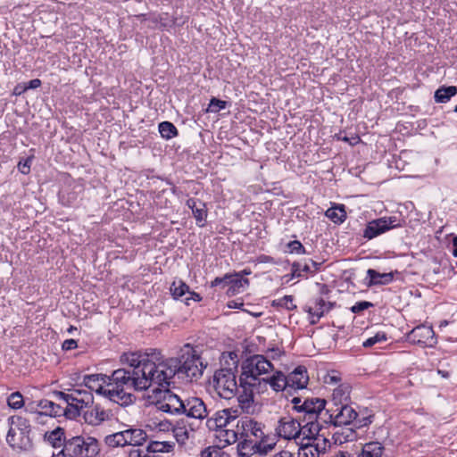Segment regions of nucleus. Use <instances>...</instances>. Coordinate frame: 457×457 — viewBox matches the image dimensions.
Instances as JSON below:
<instances>
[{
  "mask_svg": "<svg viewBox=\"0 0 457 457\" xmlns=\"http://www.w3.org/2000/svg\"><path fill=\"white\" fill-rule=\"evenodd\" d=\"M189 418L204 420L207 417V409L204 401L198 397H191L185 400V411Z\"/></svg>",
  "mask_w": 457,
  "mask_h": 457,
  "instance_id": "nucleus-18",
  "label": "nucleus"
},
{
  "mask_svg": "<svg viewBox=\"0 0 457 457\" xmlns=\"http://www.w3.org/2000/svg\"><path fill=\"white\" fill-rule=\"evenodd\" d=\"M403 220L398 219L396 216L382 217L369 221L363 230V237L371 240L386 231L403 227Z\"/></svg>",
  "mask_w": 457,
  "mask_h": 457,
  "instance_id": "nucleus-10",
  "label": "nucleus"
},
{
  "mask_svg": "<svg viewBox=\"0 0 457 457\" xmlns=\"http://www.w3.org/2000/svg\"><path fill=\"white\" fill-rule=\"evenodd\" d=\"M54 396L57 401L60 402H71L74 405H77L79 409L83 411L84 408H87L88 405L81 403L80 399H79L76 395H73V393L71 391L70 393H65L62 391H54L53 393Z\"/></svg>",
  "mask_w": 457,
  "mask_h": 457,
  "instance_id": "nucleus-34",
  "label": "nucleus"
},
{
  "mask_svg": "<svg viewBox=\"0 0 457 457\" xmlns=\"http://www.w3.org/2000/svg\"><path fill=\"white\" fill-rule=\"evenodd\" d=\"M262 382L269 384L276 392H285L287 397L292 395L289 387H287V378L281 371H276L270 378H262Z\"/></svg>",
  "mask_w": 457,
  "mask_h": 457,
  "instance_id": "nucleus-26",
  "label": "nucleus"
},
{
  "mask_svg": "<svg viewBox=\"0 0 457 457\" xmlns=\"http://www.w3.org/2000/svg\"><path fill=\"white\" fill-rule=\"evenodd\" d=\"M228 284V273L224 274L223 277H220V278L217 277L211 282L212 287H217L220 285L226 286Z\"/></svg>",
  "mask_w": 457,
  "mask_h": 457,
  "instance_id": "nucleus-55",
  "label": "nucleus"
},
{
  "mask_svg": "<svg viewBox=\"0 0 457 457\" xmlns=\"http://www.w3.org/2000/svg\"><path fill=\"white\" fill-rule=\"evenodd\" d=\"M311 273V266L308 263L294 262L292 264V277L300 278Z\"/></svg>",
  "mask_w": 457,
  "mask_h": 457,
  "instance_id": "nucleus-43",
  "label": "nucleus"
},
{
  "mask_svg": "<svg viewBox=\"0 0 457 457\" xmlns=\"http://www.w3.org/2000/svg\"><path fill=\"white\" fill-rule=\"evenodd\" d=\"M7 405L12 410H19L24 406V398L20 392H13L7 397Z\"/></svg>",
  "mask_w": 457,
  "mask_h": 457,
  "instance_id": "nucleus-40",
  "label": "nucleus"
},
{
  "mask_svg": "<svg viewBox=\"0 0 457 457\" xmlns=\"http://www.w3.org/2000/svg\"><path fill=\"white\" fill-rule=\"evenodd\" d=\"M386 340H387L386 334L383 331H379V332L376 333L373 337H370L367 338L365 341H363L362 346L365 348H369V347L375 345L378 343L386 342Z\"/></svg>",
  "mask_w": 457,
  "mask_h": 457,
  "instance_id": "nucleus-45",
  "label": "nucleus"
},
{
  "mask_svg": "<svg viewBox=\"0 0 457 457\" xmlns=\"http://www.w3.org/2000/svg\"><path fill=\"white\" fill-rule=\"evenodd\" d=\"M287 247L288 249V253H296V254L306 253L305 247L298 240L290 241L287 245Z\"/></svg>",
  "mask_w": 457,
  "mask_h": 457,
  "instance_id": "nucleus-47",
  "label": "nucleus"
},
{
  "mask_svg": "<svg viewBox=\"0 0 457 457\" xmlns=\"http://www.w3.org/2000/svg\"><path fill=\"white\" fill-rule=\"evenodd\" d=\"M46 438L54 448L62 446L64 445V440H67L64 436V430L61 428H57L49 433H46Z\"/></svg>",
  "mask_w": 457,
  "mask_h": 457,
  "instance_id": "nucleus-32",
  "label": "nucleus"
},
{
  "mask_svg": "<svg viewBox=\"0 0 457 457\" xmlns=\"http://www.w3.org/2000/svg\"><path fill=\"white\" fill-rule=\"evenodd\" d=\"M37 406L42 410V411L37 413V419H42L45 416L53 417H60L62 416L63 409L62 403H55L47 399L40 400L37 403Z\"/></svg>",
  "mask_w": 457,
  "mask_h": 457,
  "instance_id": "nucleus-25",
  "label": "nucleus"
},
{
  "mask_svg": "<svg viewBox=\"0 0 457 457\" xmlns=\"http://www.w3.org/2000/svg\"><path fill=\"white\" fill-rule=\"evenodd\" d=\"M374 304L368 301H360L355 303L351 308V312L353 313H361V312L373 307Z\"/></svg>",
  "mask_w": 457,
  "mask_h": 457,
  "instance_id": "nucleus-49",
  "label": "nucleus"
},
{
  "mask_svg": "<svg viewBox=\"0 0 457 457\" xmlns=\"http://www.w3.org/2000/svg\"><path fill=\"white\" fill-rule=\"evenodd\" d=\"M398 271H391L386 273H380L374 269H369L366 272V285L369 287L375 286H386L394 281L395 274H397Z\"/></svg>",
  "mask_w": 457,
  "mask_h": 457,
  "instance_id": "nucleus-21",
  "label": "nucleus"
},
{
  "mask_svg": "<svg viewBox=\"0 0 457 457\" xmlns=\"http://www.w3.org/2000/svg\"><path fill=\"white\" fill-rule=\"evenodd\" d=\"M287 378V387L292 395L299 389H303L309 382L308 371L305 366L299 365Z\"/></svg>",
  "mask_w": 457,
  "mask_h": 457,
  "instance_id": "nucleus-17",
  "label": "nucleus"
},
{
  "mask_svg": "<svg viewBox=\"0 0 457 457\" xmlns=\"http://www.w3.org/2000/svg\"><path fill=\"white\" fill-rule=\"evenodd\" d=\"M78 347L77 341L74 339H66L62 343V349L65 351L72 350Z\"/></svg>",
  "mask_w": 457,
  "mask_h": 457,
  "instance_id": "nucleus-56",
  "label": "nucleus"
},
{
  "mask_svg": "<svg viewBox=\"0 0 457 457\" xmlns=\"http://www.w3.org/2000/svg\"><path fill=\"white\" fill-rule=\"evenodd\" d=\"M189 300H193L195 302H200L202 300V297L199 294L195 293V292H191L188 293L187 296L185 298V302L187 304H189Z\"/></svg>",
  "mask_w": 457,
  "mask_h": 457,
  "instance_id": "nucleus-58",
  "label": "nucleus"
},
{
  "mask_svg": "<svg viewBox=\"0 0 457 457\" xmlns=\"http://www.w3.org/2000/svg\"><path fill=\"white\" fill-rule=\"evenodd\" d=\"M7 444L12 449L29 450L32 445L29 421L22 416L12 415L7 419Z\"/></svg>",
  "mask_w": 457,
  "mask_h": 457,
  "instance_id": "nucleus-6",
  "label": "nucleus"
},
{
  "mask_svg": "<svg viewBox=\"0 0 457 457\" xmlns=\"http://www.w3.org/2000/svg\"><path fill=\"white\" fill-rule=\"evenodd\" d=\"M212 386L215 393L224 399H228V369L216 370L212 377Z\"/></svg>",
  "mask_w": 457,
  "mask_h": 457,
  "instance_id": "nucleus-19",
  "label": "nucleus"
},
{
  "mask_svg": "<svg viewBox=\"0 0 457 457\" xmlns=\"http://www.w3.org/2000/svg\"><path fill=\"white\" fill-rule=\"evenodd\" d=\"M159 132L162 137L165 139H171L178 136V129L173 123L170 121H162L158 126Z\"/></svg>",
  "mask_w": 457,
  "mask_h": 457,
  "instance_id": "nucleus-37",
  "label": "nucleus"
},
{
  "mask_svg": "<svg viewBox=\"0 0 457 457\" xmlns=\"http://www.w3.org/2000/svg\"><path fill=\"white\" fill-rule=\"evenodd\" d=\"M228 409L215 411L207 419L206 427L212 432L214 444L201 451V457H228Z\"/></svg>",
  "mask_w": 457,
  "mask_h": 457,
  "instance_id": "nucleus-4",
  "label": "nucleus"
},
{
  "mask_svg": "<svg viewBox=\"0 0 457 457\" xmlns=\"http://www.w3.org/2000/svg\"><path fill=\"white\" fill-rule=\"evenodd\" d=\"M82 412L84 421L91 426H99L111 419V411L103 408L100 404H89Z\"/></svg>",
  "mask_w": 457,
  "mask_h": 457,
  "instance_id": "nucleus-16",
  "label": "nucleus"
},
{
  "mask_svg": "<svg viewBox=\"0 0 457 457\" xmlns=\"http://www.w3.org/2000/svg\"><path fill=\"white\" fill-rule=\"evenodd\" d=\"M174 445L170 442H159V441H152L147 445L146 452L147 453H154V455H159V453H169L173 449Z\"/></svg>",
  "mask_w": 457,
  "mask_h": 457,
  "instance_id": "nucleus-33",
  "label": "nucleus"
},
{
  "mask_svg": "<svg viewBox=\"0 0 457 457\" xmlns=\"http://www.w3.org/2000/svg\"><path fill=\"white\" fill-rule=\"evenodd\" d=\"M351 386L348 384H340L333 390L331 403L333 406L348 404L351 397Z\"/></svg>",
  "mask_w": 457,
  "mask_h": 457,
  "instance_id": "nucleus-27",
  "label": "nucleus"
},
{
  "mask_svg": "<svg viewBox=\"0 0 457 457\" xmlns=\"http://www.w3.org/2000/svg\"><path fill=\"white\" fill-rule=\"evenodd\" d=\"M231 381L234 382L235 386L234 396L237 399V407L235 410L230 408V420H235L239 412L253 414L256 407L254 403V388L259 384L242 374L239 375L238 380H236V377L233 376Z\"/></svg>",
  "mask_w": 457,
  "mask_h": 457,
  "instance_id": "nucleus-5",
  "label": "nucleus"
},
{
  "mask_svg": "<svg viewBox=\"0 0 457 457\" xmlns=\"http://www.w3.org/2000/svg\"><path fill=\"white\" fill-rule=\"evenodd\" d=\"M108 379L107 375L104 374L85 375L83 384L90 392L95 391L96 394L105 396L104 389L107 388Z\"/></svg>",
  "mask_w": 457,
  "mask_h": 457,
  "instance_id": "nucleus-20",
  "label": "nucleus"
},
{
  "mask_svg": "<svg viewBox=\"0 0 457 457\" xmlns=\"http://www.w3.org/2000/svg\"><path fill=\"white\" fill-rule=\"evenodd\" d=\"M230 434L234 438L233 442H237L239 438H248L251 436L256 439H261L264 436V432L262 429L261 424L254 421L253 420L245 417L241 420L237 421V430H231Z\"/></svg>",
  "mask_w": 457,
  "mask_h": 457,
  "instance_id": "nucleus-14",
  "label": "nucleus"
},
{
  "mask_svg": "<svg viewBox=\"0 0 457 457\" xmlns=\"http://www.w3.org/2000/svg\"><path fill=\"white\" fill-rule=\"evenodd\" d=\"M294 297L292 295H285L272 302V306L285 308L288 311L295 310L297 307L293 303Z\"/></svg>",
  "mask_w": 457,
  "mask_h": 457,
  "instance_id": "nucleus-42",
  "label": "nucleus"
},
{
  "mask_svg": "<svg viewBox=\"0 0 457 457\" xmlns=\"http://www.w3.org/2000/svg\"><path fill=\"white\" fill-rule=\"evenodd\" d=\"M227 105V102L223 100L217 99L215 97L212 98L210 104L207 108V112H217L222 109H224Z\"/></svg>",
  "mask_w": 457,
  "mask_h": 457,
  "instance_id": "nucleus-48",
  "label": "nucleus"
},
{
  "mask_svg": "<svg viewBox=\"0 0 457 457\" xmlns=\"http://www.w3.org/2000/svg\"><path fill=\"white\" fill-rule=\"evenodd\" d=\"M90 446L100 447L98 440L92 436H76L64 440L62 453L63 457H84Z\"/></svg>",
  "mask_w": 457,
  "mask_h": 457,
  "instance_id": "nucleus-9",
  "label": "nucleus"
},
{
  "mask_svg": "<svg viewBox=\"0 0 457 457\" xmlns=\"http://www.w3.org/2000/svg\"><path fill=\"white\" fill-rule=\"evenodd\" d=\"M174 299H180L190 293L189 287L181 279L174 280L170 287Z\"/></svg>",
  "mask_w": 457,
  "mask_h": 457,
  "instance_id": "nucleus-35",
  "label": "nucleus"
},
{
  "mask_svg": "<svg viewBox=\"0 0 457 457\" xmlns=\"http://www.w3.org/2000/svg\"><path fill=\"white\" fill-rule=\"evenodd\" d=\"M63 413L62 415L66 418L72 420L81 415L82 410L74 405L72 403L69 402H62Z\"/></svg>",
  "mask_w": 457,
  "mask_h": 457,
  "instance_id": "nucleus-39",
  "label": "nucleus"
},
{
  "mask_svg": "<svg viewBox=\"0 0 457 457\" xmlns=\"http://www.w3.org/2000/svg\"><path fill=\"white\" fill-rule=\"evenodd\" d=\"M311 445L313 446L314 451L318 453H325L328 447L330 446V442L324 436H318L317 437L311 440Z\"/></svg>",
  "mask_w": 457,
  "mask_h": 457,
  "instance_id": "nucleus-41",
  "label": "nucleus"
},
{
  "mask_svg": "<svg viewBox=\"0 0 457 457\" xmlns=\"http://www.w3.org/2000/svg\"><path fill=\"white\" fill-rule=\"evenodd\" d=\"M344 131H340L338 134H337L335 137L337 140L345 141L349 143L351 145H355L360 141V137L358 136H354L352 137H348L345 135H344Z\"/></svg>",
  "mask_w": 457,
  "mask_h": 457,
  "instance_id": "nucleus-51",
  "label": "nucleus"
},
{
  "mask_svg": "<svg viewBox=\"0 0 457 457\" xmlns=\"http://www.w3.org/2000/svg\"><path fill=\"white\" fill-rule=\"evenodd\" d=\"M150 351L152 355L156 356L154 364L160 386H170L176 375L188 381L197 380L203 375L205 366L197 351L189 344L181 347L178 357L165 359L161 351L152 348Z\"/></svg>",
  "mask_w": 457,
  "mask_h": 457,
  "instance_id": "nucleus-2",
  "label": "nucleus"
},
{
  "mask_svg": "<svg viewBox=\"0 0 457 457\" xmlns=\"http://www.w3.org/2000/svg\"><path fill=\"white\" fill-rule=\"evenodd\" d=\"M243 305H244L243 302L230 300V309H241V307Z\"/></svg>",
  "mask_w": 457,
  "mask_h": 457,
  "instance_id": "nucleus-62",
  "label": "nucleus"
},
{
  "mask_svg": "<svg viewBox=\"0 0 457 457\" xmlns=\"http://www.w3.org/2000/svg\"><path fill=\"white\" fill-rule=\"evenodd\" d=\"M406 340L420 347L432 348L437 344V337L431 326L419 325L406 335Z\"/></svg>",
  "mask_w": 457,
  "mask_h": 457,
  "instance_id": "nucleus-12",
  "label": "nucleus"
},
{
  "mask_svg": "<svg viewBox=\"0 0 457 457\" xmlns=\"http://www.w3.org/2000/svg\"><path fill=\"white\" fill-rule=\"evenodd\" d=\"M193 432V429H187L184 425H181L180 423H178L173 428L174 436L176 437L177 442L179 444H186Z\"/></svg>",
  "mask_w": 457,
  "mask_h": 457,
  "instance_id": "nucleus-38",
  "label": "nucleus"
},
{
  "mask_svg": "<svg viewBox=\"0 0 457 457\" xmlns=\"http://www.w3.org/2000/svg\"><path fill=\"white\" fill-rule=\"evenodd\" d=\"M335 305V302L327 301L322 296H314L303 307V311L308 312L310 316V324L315 325L324 315L328 313Z\"/></svg>",
  "mask_w": 457,
  "mask_h": 457,
  "instance_id": "nucleus-13",
  "label": "nucleus"
},
{
  "mask_svg": "<svg viewBox=\"0 0 457 457\" xmlns=\"http://www.w3.org/2000/svg\"><path fill=\"white\" fill-rule=\"evenodd\" d=\"M310 263H311V265H310L311 266V274L316 273L321 266L320 262H317L313 260H310Z\"/></svg>",
  "mask_w": 457,
  "mask_h": 457,
  "instance_id": "nucleus-60",
  "label": "nucleus"
},
{
  "mask_svg": "<svg viewBox=\"0 0 457 457\" xmlns=\"http://www.w3.org/2000/svg\"><path fill=\"white\" fill-rule=\"evenodd\" d=\"M274 369L273 364L263 355L255 354L241 364V373L243 376H247L252 381L261 384L259 376L266 374Z\"/></svg>",
  "mask_w": 457,
  "mask_h": 457,
  "instance_id": "nucleus-8",
  "label": "nucleus"
},
{
  "mask_svg": "<svg viewBox=\"0 0 457 457\" xmlns=\"http://www.w3.org/2000/svg\"><path fill=\"white\" fill-rule=\"evenodd\" d=\"M456 94L457 87L455 86H442L436 90L434 98L436 103H447Z\"/></svg>",
  "mask_w": 457,
  "mask_h": 457,
  "instance_id": "nucleus-30",
  "label": "nucleus"
},
{
  "mask_svg": "<svg viewBox=\"0 0 457 457\" xmlns=\"http://www.w3.org/2000/svg\"><path fill=\"white\" fill-rule=\"evenodd\" d=\"M187 206L191 209L196 224L199 227H204L207 216V209L205 204L197 198H189L187 201Z\"/></svg>",
  "mask_w": 457,
  "mask_h": 457,
  "instance_id": "nucleus-24",
  "label": "nucleus"
},
{
  "mask_svg": "<svg viewBox=\"0 0 457 457\" xmlns=\"http://www.w3.org/2000/svg\"><path fill=\"white\" fill-rule=\"evenodd\" d=\"M169 386H160L153 393H162V399L158 401V409L170 414H182L185 411V400L168 389Z\"/></svg>",
  "mask_w": 457,
  "mask_h": 457,
  "instance_id": "nucleus-11",
  "label": "nucleus"
},
{
  "mask_svg": "<svg viewBox=\"0 0 457 457\" xmlns=\"http://www.w3.org/2000/svg\"><path fill=\"white\" fill-rule=\"evenodd\" d=\"M123 430L112 433L104 437V444L110 448L125 447Z\"/></svg>",
  "mask_w": 457,
  "mask_h": 457,
  "instance_id": "nucleus-36",
  "label": "nucleus"
},
{
  "mask_svg": "<svg viewBox=\"0 0 457 457\" xmlns=\"http://www.w3.org/2000/svg\"><path fill=\"white\" fill-rule=\"evenodd\" d=\"M298 457H320V453L313 450V446L311 442H301L299 448Z\"/></svg>",
  "mask_w": 457,
  "mask_h": 457,
  "instance_id": "nucleus-44",
  "label": "nucleus"
},
{
  "mask_svg": "<svg viewBox=\"0 0 457 457\" xmlns=\"http://www.w3.org/2000/svg\"><path fill=\"white\" fill-rule=\"evenodd\" d=\"M30 158H28L24 161H21L18 163V169L22 174H29L30 171Z\"/></svg>",
  "mask_w": 457,
  "mask_h": 457,
  "instance_id": "nucleus-53",
  "label": "nucleus"
},
{
  "mask_svg": "<svg viewBox=\"0 0 457 457\" xmlns=\"http://www.w3.org/2000/svg\"><path fill=\"white\" fill-rule=\"evenodd\" d=\"M358 417V412L349 404L331 406L322 411L320 420L326 425L341 427L350 425Z\"/></svg>",
  "mask_w": 457,
  "mask_h": 457,
  "instance_id": "nucleus-7",
  "label": "nucleus"
},
{
  "mask_svg": "<svg viewBox=\"0 0 457 457\" xmlns=\"http://www.w3.org/2000/svg\"><path fill=\"white\" fill-rule=\"evenodd\" d=\"M325 216L334 223L341 224L347 217L345 206L342 204H335L325 212Z\"/></svg>",
  "mask_w": 457,
  "mask_h": 457,
  "instance_id": "nucleus-29",
  "label": "nucleus"
},
{
  "mask_svg": "<svg viewBox=\"0 0 457 457\" xmlns=\"http://www.w3.org/2000/svg\"><path fill=\"white\" fill-rule=\"evenodd\" d=\"M374 416L369 414L367 416L360 418L359 416L353 420L354 426L358 428L368 427L373 421Z\"/></svg>",
  "mask_w": 457,
  "mask_h": 457,
  "instance_id": "nucleus-50",
  "label": "nucleus"
},
{
  "mask_svg": "<svg viewBox=\"0 0 457 457\" xmlns=\"http://www.w3.org/2000/svg\"><path fill=\"white\" fill-rule=\"evenodd\" d=\"M218 139L220 141V145H227V142L228 141V130L225 127H221L217 135Z\"/></svg>",
  "mask_w": 457,
  "mask_h": 457,
  "instance_id": "nucleus-54",
  "label": "nucleus"
},
{
  "mask_svg": "<svg viewBox=\"0 0 457 457\" xmlns=\"http://www.w3.org/2000/svg\"><path fill=\"white\" fill-rule=\"evenodd\" d=\"M385 447L380 442L370 441L362 445L357 457H385Z\"/></svg>",
  "mask_w": 457,
  "mask_h": 457,
  "instance_id": "nucleus-28",
  "label": "nucleus"
},
{
  "mask_svg": "<svg viewBox=\"0 0 457 457\" xmlns=\"http://www.w3.org/2000/svg\"><path fill=\"white\" fill-rule=\"evenodd\" d=\"M453 254L457 257V236L453 238Z\"/></svg>",
  "mask_w": 457,
  "mask_h": 457,
  "instance_id": "nucleus-63",
  "label": "nucleus"
},
{
  "mask_svg": "<svg viewBox=\"0 0 457 457\" xmlns=\"http://www.w3.org/2000/svg\"><path fill=\"white\" fill-rule=\"evenodd\" d=\"M336 457H353V456L347 452H340Z\"/></svg>",
  "mask_w": 457,
  "mask_h": 457,
  "instance_id": "nucleus-64",
  "label": "nucleus"
},
{
  "mask_svg": "<svg viewBox=\"0 0 457 457\" xmlns=\"http://www.w3.org/2000/svg\"><path fill=\"white\" fill-rule=\"evenodd\" d=\"M128 457H162V456L154 455V453H147L139 449H132L129 451Z\"/></svg>",
  "mask_w": 457,
  "mask_h": 457,
  "instance_id": "nucleus-52",
  "label": "nucleus"
},
{
  "mask_svg": "<svg viewBox=\"0 0 457 457\" xmlns=\"http://www.w3.org/2000/svg\"><path fill=\"white\" fill-rule=\"evenodd\" d=\"M251 274L250 270H244L241 272L230 273V294H239L246 290L249 286V280L245 278Z\"/></svg>",
  "mask_w": 457,
  "mask_h": 457,
  "instance_id": "nucleus-23",
  "label": "nucleus"
},
{
  "mask_svg": "<svg viewBox=\"0 0 457 457\" xmlns=\"http://www.w3.org/2000/svg\"><path fill=\"white\" fill-rule=\"evenodd\" d=\"M71 392L73 393V395H76L79 399H80L81 403L89 405L94 403V397L90 391L72 389Z\"/></svg>",
  "mask_w": 457,
  "mask_h": 457,
  "instance_id": "nucleus-46",
  "label": "nucleus"
},
{
  "mask_svg": "<svg viewBox=\"0 0 457 457\" xmlns=\"http://www.w3.org/2000/svg\"><path fill=\"white\" fill-rule=\"evenodd\" d=\"M41 80L39 79H34L28 82V84L23 87V90L27 89H36L41 86Z\"/></svg>",
  "mask_w": 457,
  "mask_h": 457,
  "instance_id": "nucleus-57",
  "label": "nucleus"
},
{
  "mask_svg": "<svg viewBox=\"0 0 457 457\" xmlns=\"http://www.w3.org/2000/svg\"><path fill=\"white\" fill-rule=\"evenodd\" d=\"M317 286L320 288L319 289V293H320L319 296H322L323 297V295H327L329 294L330 289H329L328 285L318 283Z\"/></svg>",
  "mask_w": 457,
  "mask_h": 457,
  "instance_id": "nucleus-59",
  "label": "nucleus"
},
{
  "mask_svg": "<svg viewBox=\"0 0 457 457\" xmlns=\"http://www.w3.org/2000/svg\"><path fill=\"white\" fill-rule=\"evenodd\" d=\"M239 443L237 445V454L245 457L249 456L253 452H254V448L259 449L257 442H253L248 438H239Z\"/></svg>",
  "mask_w": 457,
  "mask_h": 457,
  "instance_id": "nucleus-31",
  "label": "nucleus"
},
{
  "mask_svg": "<svg viewBox=\"0 0 457 457\" xmlns=\"http://www.w3.org/2000/svg\"><path fill=\"white\" fill-rule=\"evenodd\" d=\"M291 403L294 404L293 410L300 414H303L301 419V436L302 441L311 442L313 438L320 436L324 424L320 416L322 414L326 406V400L318 397H306L302 401L301 397H293Z\"/></svg>",
  "mask_w": 457,
  "mask_h": 457,
  "instance_id": "nucleus-3",
  "label": "nucleus"
},
{
  "mask_svg": "<svg viewBox=\"0 0 457 457\" xmlns=\"http://www.w3.org/2000/svg\"><path fill=\"white\" fill-rule=\"evenodd\" d=\"M155 358L150 349L124 353L120 361L128 365V368L115 370L107 376L109 379L107 388L104 389L105 397L121 406H128L136 399L133 391L142 392L150 388L156 391L160 386L156 378Z\"/></svg>",
  "mask_w": 457,
  "mask_h": 457,
  "instance_id": "nucleus-1",
  "label": "nucleus"
},
{
  "mask_svg": "<svg viewBox=\"0 0 457 457\" xmlns=\"http://www.w3.org/2000/svg\"><path fill=\"white\" fill-rule=\"evenodd\" d=\"M125 446H139L144 445L147 439V434L141 428L129 427L123 430Z\"/></svg>",
  "mask_w": 457,
  "mask_h": 457,
  "instance_id": "nucleus-22",
  "label": "nucleus"
},
{
  "mask_svg": "<svg viewBox=\"0 0 457 457\" xmlns=\"http://www.w3.org/2000/svg\"><path fill=\"white\" fill-rule=\"evenodd\" d=\"M274 457H295V455L289 451H281L275 454Z\"/></svg>",
  "mask_w": 457,
  "mask_h": 457,
  "instance_id": "nucleus-61",
  "label": "nucleus"
},
{
  "mask_svg": "<svg viewBox=\"0 0 457 457\" xmlns=\"http://www.w3.org/2000/svg\"><path fill=\"white\" fill-rule=\"evenodd\" d=\"M301 416L292 418L290 416L280 418L276 430L278 435L284 439H295L301 436Z\"/></svg>",
  "mask_w": 457,
  "mask_h": 457,
  "instance_id": "nucleus-15",
  "label": "nucleus"
}]
</instances>
